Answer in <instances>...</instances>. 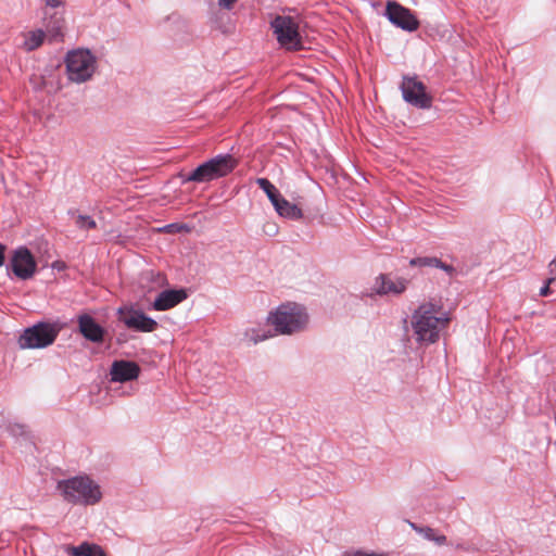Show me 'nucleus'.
Wrapping results in <instances>:
<instances>
[{
    "instance_id": "26",
    "label": "nucleus",
    "mask_w": 556,
    "mask_h": 556,
    "mask_svg": "<svg viewBox=\"0 0 556 556\" xmlns=\"http://www.w3.org/2000/svg\"><path fill=\"white\" fill-rule=\"evenodd\" d=\"M556 280V278L554 277H551L546 280L545 285L540 289V292L539 294L541 296H547L549 294L553 293L552 289H551V285Z\"/></svg>"
},
{
    "instance_id": "20",
    "label": "nucleus",
    "mask_w": 556,
    "mask_h": 556,
    "mask_svg": "<svg viewBox=\"0 0 556 556\" xmlns=\"http://www.w3.org/2000/svg\"><path fill=\"white\" fill-rule=\"evenodd\" d=\"M409 264L412 266H419V267L428 266V267L441 268L450 275H452L454 273V267L452 265L445 264L437 257H416V258H412Z\"/></svg>"
},
{
    "instance_id": "31",
    "label": "nucleus",
    "mask_w": 556,
    "mask_h": 556,
    "mask_svg": "<svg viewBox=\"0 0 556 556\" xmlns=\"http://www.w3.org/2000/svg\"><path fill=\"white\" fill-rule=\"evenodd\" d=\"M16 428L20 430V433H23L24 432V429L22 426H16Z\"/></svg>"
},
{
    "instance_id": "27",
    "label": "nucleus",
    "mask_w": 556,
    "mask_h": 556,
    "mask_svg": "<svg viewBox=\"0 0 556 556\" xmlns=\"http://www.w3.org/2000/svg\"><path fill=\"white\" fill-rule=\"evenodd\" d=\"M238 0H217L218 5L226 10H231Z\"/></svg>"
},
{
    "instance_id": "9",
    "label": "nucleus",
    "mask_w": 556,
    "mask_h": 556,
    "mask_svg": "<svg viewBox=\"0 0 556 556\" xmlns=\"http://www.w3.org/2000/svg\"><path fill=\"white\" fill-rule=\"evenodd\" d=\"M403 99L419 109L431 106V97L426 92L425 85L416 78L405 77L401 85Z\"/></svg>"
},
{
    "instance_id": "25",
    "label": "nucleus",
    "mask_w": 556,
    "mask_h": 556,
    "mask_svg": "<svg viewBox=\"0 0 556 556\" xmlns=\"http://www.w3.org/2000/svg\"><path fill=\"white\" fill-rule=\"evenodd\" d=\"M161 231L167 232V233H174V232H181V231H189L190 228L186 224H169L160 229Z\"/></svg>"
},
{
    "instance_id": "1",
    "label": "nucleus",
    "mask_w": 556,
    "mask_h": 556,
    "mask_svg": "<svg viewBox=\"0 0 556 556\" xmlns=\"http://www.w3.org/2000/svg\"><path fill=\"white\" fill-rule=\"evenodd\" d=\"M451 317L440 299H429L420 303L410 316V328L418 344H432L447 326Z\"/></svg>"
},
{
    "instance_id": "22",
    "label": "nucleus",
    "mask_w": 556,
    "mask_h": 556,
    "mask_svg": "<svg viewBox=\"0 0 556 556\" xmlns=\"http://www.w3.org/2000/svg\"><path fill=\"white\" fill-rule=\"evenodd\" d=\"M45 36H46V34L42 29H36V30L28 31L27 34H25L23 48L26 51L36 50L37 48H39L42 45V42L45 40Z\"/></svg>"
},
{
    "instance_id": "17",
    "label": "nucleus",
    "mask_w": 556,
    "mask_h": 556,
    "mask_svg": "<svg viewBox=\"0 0 556 556\" xmlns=\"http://www.w3.org/2000/svg\"><path fill=\"white\" fill-rule=\"evenodd\" d=\"M273 206L275 207L277 214L281 217L292 220H298L303 217L302 210L298 205L287 201L282 195Z\"/></svg>"
},
{
    "instance_id": "2",
    "label": "nucleus",
    "mask_w": 556,
    "mask_h": 556,
    "mask_svg": "<svg viewBox=\"0 0 556 556\" xmlns=\"http://www.w3.org/2000/svg\"><path fill=\"white\" fill-rule=\"evenodd\" d=\"M266 321L277 336H294L307 330L309 314L304 305L286 302L270 311Z\"/></svg>"
},
{
    "instance_id": "18",
    "label": "nucleus",
    "mask_w": 556,
    "mask_h": 556,
    "mask_svg": "<svg viewBox=\"0 0 556 556\" xmlns=\"http://www.w3.org/2000/svg\"><path fill=\"white\" fill-rule=\"evenodd\" d=\"M409 527L419 535H421L425 540L435 543L437 545H445L447 543V539L444 534L439 533L435 529L431 527H421L413 521H407Z\"/></svg>"
},
{
    "instance_id": "3",
    "label": "nucleus",
    "mask_w": 556,
    "mask_h": 556,
    "mask_svg": "<svg viewBox=\"0 0 556 556\" xmlns=\"http://www.w3.org/2000/svg\"><path fill=\"white\" fill-rule=\"evenodd\" d=\"M64 500L75 505H94L102 498L100 485L88 476H76L58 483Z\"/></svg>"
},
{
    "instance_id": "6",
    "label": "nucleus",
    "mask_w": 556,
    "mask_h": 556,
    "mask_svg": "<svg viewBox=\"0 0 556 556\" xmlns=\"http://www.w3.org/2000/svg\"><path fill=\"white\" fill-rule=\"evenodd\" d=\"M59 330L50 324L39 323L23 331L18 338L21 349H43L51 345Z\"/></svg>"
},
{
    "instance_id": "23",
    "label": "nucleus",
    "mask_w": 556,
    "mask_h": 556,
    "mask_svg": "<svg viewBox=\"0 0 556 556\" xmlns=\"http://www.w3.org/2000/svg\"><path fill=\"white\" fill-rule=\"evenodd\" d=\"M256 184L262 189L270 203L274 205L278 199L281 197L279 190L266 178H257Z\"/></svg>"
},
{
    "instance_id": "5",
    "label": "nucleus",
    "mask_w": 556,
    "mask_h": 556,
    "mask_svg": "<svg viewBox=\"0 0 556 556\" xmlns=\"http://www.w3.org/2000/svg\"><path fill=\"white\" fill-rule=\"evenodd\" d=\"M68 80L83 84L92 78L97 71V58L88 49L68 51L65 56Z\"/></svg>"
},
{
    "instance_id": "24",
    "label": "nucleus",
    "mask_w": 556,
    "mask_h": 556,
    "mask_svg": "<svg viewBox=\"0 0 556 556\" xmlns=\"http://www.w3.org/2000/svg\"><path fill=\"white\" fill-rule=\"evenodd\" d=\"M75 223L80 229H93L97 226L94 219L88 215H77Z\"/></svg>"
},
{
    "instance_id": "21",
    "label": "nucleus",
    "mask_w": 556,
    "mask_h": 556,
    "mask_svg": "<svg viewBox=\"0 0 556 556\" xmlns=\"http://www.w3.org/2000/svg\"><path fill=\"white\" fill-rule=\"evenodd\" d=\"M45 27L48 35L52 40H56L62 37V30L64 27V21L62 17L53 15L50 18L45 17Z\"/></svg>"
},
{
    "instance_id": "7",
    "label": "nucleus",
    "mask_w": 556,
    "mask_h": 556,
    "mask_svg": "<svg viewBox=\"0 0 556 556\" xmlns=\"http://www.w3.org/2000/svg\"><path fill=\"white\" fill-rule=\"evenodd\" d=\"M271 28L281 47L288 50H299L301 48L299 26L291 16H276L271 22Z\"/></svg>"
},
{
    "instance_id": "29",
    "label": "nucleus",
    "mask_w": 556,
    "mask_h": 556,
    "mask_svg": "<svg viewBox=\"0 0 556 556\" xmlns=\"http://www.w3.org/2000/svg\"><path fill=\"white\" fill-rule=\"evenodd\" d=\"M5 247L0 243V267L3 265Z\"/></svg>"
},
{
    "instance_id": "8",
    "label": "nucleus",
    "mask_w": 556,
    "mask_h": 556,
    "mask_svg": "<svg viewBox=\"0 0 556 556\" xmlns=\"http://www.w3.org/2000/svg\"><path fill=\"white\" fill-rule=\"evenodd\" d=\"M118 320L122 321L128 329L139 332H152L157 328V321L142 311L136 309L132 306H121L117 308Z\"/></svg>"
},
{
    "instance_id": "13",
    "label": "nucleus",
    "mask_w": 556,
    "mask_h": 556,
    "mask_svg": "<svg viewBox=\"0 0 556 556\" xmlns=\"http://www.w3.org/2000/svg\"><path fill=\"white\" fill-rule=\"evenodd\" d=\"M140 374V367L130 361H115L113 362L110 376L114 382H126L135 380Z\"/></svg>"
},
{
    "instance_id": "15",
    "label": "nucleus",
    "mask_w": 556,
    "mask_h": 556,
    "mask_svg": "<svg viewBox=\"0 0 556 556\" xmlns=\"http://www.w3.org/2000/svg\"><path fill=\"white\" fill-rule=\"evenodd\" d=\"M187 299L185 290H165L162 291L152 304V308L155 311H167L175 307L184 300Z\"/></svg>"
},
{
    "instance_id": "19",
    "label": "nucleus",
    "mask_w": 556,
    "mask_h": 556,
    "mask_svg": "<svg viewBox=\"0 0 556 556\" xmlns=\"http://www.w3.org/2000/svg\"><path fill=\"white\" fill-rule=\"evenodd\" d=\"M64 551L72 556H106L99 545L87 542H84L78 546L66 545Z\"/></svg>"
},
{
    "instance_id": "11",
    "label": "nucleus",
    "mask_w": 556,
    "mask_h": 556,
    "mask_svg": "<svg viewBox=\"0 0 556 556\" xmlns=\"http://www.w3.org/2000/svg\"><path fill=\"white\" fill-rule=\"evenodd\" d=\"M408 282L407 279L402 277H391L390 275L380 274L376 277L370 293H367V295H400L406 291Z\"/></svg>"
},
{
    "instance_id": "14",
    "label": "nucleus",
    "mask_w": 556,
    "mask_h": 556,
    "mask_svg": "<svg viewBox=\"0 0 556 556\" xmlns=\"http://www.w3.org/2000/svg\"><path fill=\"white\" fill-rule=\"evenodd\" d=\"M79 332L91 342L100 343L104 338V329L88 314H81L77 318Z\"/></svg>"
},
{
    "instance_id": "28",
    "label": "nucleus",
    "mask_w": 556,
    "mask_h": 556,
    "mask_svg": "<svg viewBox=\"0 0 556 556\" xmlns=\"http://www.w3.org/2000/svg\"><path fill=\"white\" fill-rule=\"evenodd\" d=\"M45 2V4L49 8H58L62 4V1L63 0H42Z\"/></svg>"
},
{
    "instance_id": "30",
    "label": "nucleus",
    "mask_w": 556,
    "mask_h": 556,
    "mask_svg": "<svg viewBox=\"0 0 556 556\" xmlns=\"http://www.w3.org/2000/svg\"><path fill=\"white\" fill-rule=\"evenodd\" d=\"M144 277H146L147 279H150V278L154 277V273H153V271H149V273H147V274L144 275Z\"/></svg>"
},
{
    "instance_id": "16",
    "label": "nucleus",
    "mask_w": 556,
    "mask_h": 556,
    "mask_svg": "<svg viewBox=\"0 0 556 556\" xmlns=\"http://www.w3.org/2000/svg\"><path fill=\"white\" fill-rule=\"evenodd\" d=\"M243 340L248 344H257L260 342H263L265 340L271 339L276 337V332L273 327H270L267 323L266 324H258L251 327H248L244 329L243 333Z\"/></svg>"
},
{
    "instance_id": "4",
    "label": "nucleus",
    "mask_w": 556,
    "mask_h": 556,
    "mask_svg": "<svg viewBox=\"0 0 556 556\" xmlns=\"http://www.w3.org/2000/svg\"><path fill=\"white\" fill-rule=\"evenodd\" d=\"M237 166V160L230 154H218L200 164L195 169L182 176L184 182H210L230 174Z\"/></svg>"
},
{
    "instance_id": "10",
    "label": "nucleus",
    "mask_w": 556,
    "mask_h": 556,
    "mask_svg": "<svg viewBox=\"0 0 556 556\" xmlns=\"http://www.w3.org/2000/svg\"><path fill=\"white\" fill-rule=\"evenodd\" d=\"M10 267L17 278L27 280L36 273L37 264L30 251L25 247H20L11 256Z\"/></svg>"
},
{
    "instance_id": "12",
    "label": "nucleus",
    "mask_w": 556,
    "mask_h": 556,
    "mask_svg": "<svg viewBox=\"0 0 556 556\" xmlns=\"http://www.w3.org/2000/svg\"><path fill=\"white\" fill-rule=\"evenodd\" d=\"M386 16L393 25L407 31H414L419 26L412 12L395 1H388Z\"/></svg>"
},
{
    "instance_id": "32",
    "label": "nucleus",
    "mask_w": 556,
    "mask_h": 556,
    "mask_svg": "<svg viewBox=\"0 0 556 556\" xmlns=\"http://www.w3.org/2000/svg\"><path fill=\"white\" fill-rule=\"evenodd\" d=\"M456 548L466 549V548L464 547V545H462V544H457V545H456Z\"/></svg>"
}]
</instances>
